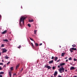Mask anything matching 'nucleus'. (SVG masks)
<instances>
[{"label": "nucleus", "instance_id": "nucleus-34", "mask_svg": "<svg viewBox=\"0 0 77 77\" xmlns=\"http://www.w3.org/2000/svg\"><path fill=\"white\" fill-rule=\"evenodd\" d=\"M67 58H68V57H66L65 58H64V59H67Z\"/></svg>", "mask_w": 77, "mask_h": 77}, {"label": "nucleus", "instance_id": "nucleus-23", "mask_svg": "<svg viewBox=\"0 0 77 77\" xmlns=\"http://www.w3.org/2000/svg\"><path fill=\"white\" fill-rule=\"evenodd\" d=\"M10 63H11V62H9L8 63H7V65H9V64H10Z\"/></svg>", "mask_w": 77, "mask_h": 77}, {"label": "nucleus", "instance_id": "nucleus-42", "mask_svg": "<svg viewBox=\"0 0 77 77\" xmlns=\"http://www.w3.org/2000/svg\"><path fill=\"white\" fill-rule=\"evenodd\" d=\"M58 67L59 68H60V66H58Z\"/></svg>", "mask_w": 77, "mask_h": 77}, {"label": "nucleus", "instance_id": "nucleus-47", "mask_svg": "<svg viewBox=\"0 0 77 77\" xmlns=\"http://www.w3.org/2000/svg\"><path fill=\"white\" fill-rule=\"evenodd\" d=\"M73 77H77V76H74Z\"/></svg>", "mask_w": 77, "mask_h": 77}, {"label": "nucleus", "instance_id": "nucleus-19", "mask_svg": "<svg viewBox=\"0 0 77 77\" xmlns=\"http://www.w3.org/2000/svg\"><path fill=\"white\" fill-rule=\"evenodd\" d=\"M3 41H5V42H8V39L3 40Z\"/></svg>", "mask_w": 77, "mask_h": 77}, {"label": "nucleus", "instance_id": "nucleus-38", "mask_svg": "<svg viewBox=\"0 0 77 77\" xmlns=\"http://www.w3.org/2000/svg\"><path fill=\"white\" fill-rule=\"evenodd\" d=\"M42 45V43H41V44H40L39 45Z\"/></svg>", "mask_w": 77, "mask_h": 77}, {"label": "nucleus", "instance_id": "nucleus-30", "mask_svg": "<svg viewBox=\"0 0 77 77\" xmlns=\"http://www.w3.org/2000/svg\"><path fill=\"white\" fill-rule=\"evenodd\" d=\"M3 65V63H0V65Z\"/></svg>", "mask_w": 77, "mask_h": 77}, {"label": "nucleus", "instance_id": "nucleus-31", "mask_svg": "<svg viewBox=\"0 0 77 77\" xmlns=\"http://www.w3.org/2000/svg\"><path fill=\"white\" fill-rule=\"evenodd\" d=\"M28 26H29V27H30V24H28Z\"/></svg>", "mask_w": 77, "mask_h": 77}, {"label": "nucleus", "instance_id": "nucleus-4", "mask_svg": "<svg viewBox=\"0 0 77 77\" xmlns=\"http://www.w3.org/2000/svg\"><path fill=\"white\" fill-rule=\"evenodd\" d=\"M7 51V50L6 49H2V53H6Z\"/></svg>", "mask_w": 77, "mask_h": 77}, {"label": "nucleus", "instance_id": "nucleus-32", "mask_svg": "<svg viewBox=\"0 0 77 77\" xmlns=\"http://www.w3.org/2000/svg\"><path fill=\"white\" fill-rule=\"evenodd\" d=\"M2 69L3 68L1 66H0V70H2Z\"/></svg>", "mask_w": 77, "mask_h": 77}, {"label": "nucleus", "instance_id": "nucleus-9", "mask_svg": "<svg viewBox=\"0 0 77 77\" xmlns=\"http://www.w3.org/2000/svg\"><path fill=\"white\" fill-rule=\"evenodd\" d=\"M57 59H58V57H55V59H54V60H55V61H57Z\"/></svg>", "mask_w": 77, "mask_h": 77}, {"label": "nucleus", "instance_id": "nucleus-20", "mask_svg": "<svg viewBox=\"0 0 77 77\" xmlns=\"http://www.w3.org/2000/svg\"><path fill=\"white\" fill-rule=\"evenodd\" d=\"M72 46L73 47H76V45H75V44H74L72 45Z\"/></svg>", "mask_w": 77, "mask_h": 77}, {"label": "nucleus", "instance_id": "nucleus-8", "mask_svg": "<svg viewBox=\"0 0 77 77\" xmlns=\"http://www.w3.org/2000/svg\"><path fill=\"white\" fill-rule=\"evenodd\" d=\"M75 69V67L73 66L71 67L70 68V70H72L73 69Z\"/></svg>", "mask_w": 77, "mask_h": 77}, {"label": "nucleus", "instance_id": "nucleus-40", "mask_svg": "<svg viewBox=\"0 0 77 77\" xmlns=\"http://www.w3.org/2000/svg\"><path fill=\"white\" fill-rule=\"evenodd\" d=\"M31 44L32 45V46L33 47V43H31Z\"/></svg>", "mask_w": 77, "mask_h": 77}, {"label": "nucleus", "instance_id": "nucleus-5", "mask_svg": "<svg viewBox=\"0 0 77 77\" xmlns=\"http://www.w3.org/2000/svg\"><path fill=\"white\" fill-rule=\"evenodd\" d=\"M8 72V74L10 75V77H11V73H12V72L11 71V70H9Z\"/></svg>", "mask_w": 77, "mask_h": 77}, {"label": "nucleus", "instance_id": "nucleus-15", "mask_svg": "<svg viewBox=\"0 0 77 77\" xmlns=\"http://www.w3.org/2000/svg\"><path fill=\"white\" fill-rule=\"evenodd\" d=\"M5 58L6 59H9V57H7V56H5Z\"/></svg>", "mask_w": 77, "mask_h": 77}, {"label": "nucleus", "instance_id": "nucleus-13", "mask_svg": "<svg viewBox=\"0 0 77 77\" xmlns=\"http://www.w3.org/2000/svg\"><path fill=\"white\" fill-rule=\"evenodd\" d=\"M36 32H37V30H34V33L35 35H36Z\"/></svg>", "mask_w": 77, "mask_h": 77}, {"label": "nucleus", "instance_id": "nucleus-6", "mask_svg": "<svg viewBox=\"0 0 77 77\" xmlns=\"http://www.w3.org/2000/svg\"><path fill=\"white\" fill-rule=\"evenodd\" d=\"M71 53L73 52V48H70L69 49Z\"/></svg>", "mask_w": 77, "mask_h": 77}, {"label": "nucleus", "instance_id": "nucleus-22", "mask_svg": "<svg viewBox=\"0 0 77 77\" xmlns=\"http://www.w3.org/2000/svg\"><path fill=\"white\" fill-rule=\"evenodd\" d=\"M4 72H0V74H3Z\"/></svg>", "mask_w": 77, "mask_h": 77}, {"label": "nucleus", "instance_id": "nucleus-3", "mask_svg": "<svg viewBox=\"0 0 77 77\" xmlns=\"http://www.w3.org/2000/svg\"><path fill=\"white\" fill-rule=\"evenodd\" d=\"M45 68H48L49 69H51V67L50 66H48L47 65H45Z\"/></svg>", "mask_w": 77, "mask_h": 77}, {"label": "nucleus", "instance_id": "nucleus-45", "mask_svg": "<svg viewBox=\"0 0 77 77\" xmlns=\"http://www.w3.org/2000/svg\"><path fill=\"white\" fill-rule=\"evenodd\" d=\"M1 54H2V53L0 52V56H1Z\"/></svg>", "mask_w": 77, "mask_h": 77}, {"label": "nucleus", "instance_id": "nucleus-33", "mask_svg": "<svg viewBox=\"0 0 77 77\" xmlns=\"http://www.w3.org/2000/svg\"><path fill=\"white\" fill-rule=\"evenodd\" d=\"M60 59H59L57 61V62H60Z\"/></svg>", "mask_w": 77, "mask_h": 77}, {"label": "nucleus", "instance_id": "nucleus-14", "mask_svg": "<svg viewBox=\"0 0 77 77\" xmlns=\"http://www.w3.org/2000/svg\"><path fill=\"white\" fill-rule=\"evenodd\" d=\"M65 54V53H62L61 54V56L63 57Z\"/></svg>", "mask_w": 77, "mask_h": 77}, {"label": "nucleus", "instance_id": "nucleus-25", "mask_svg": "<svg viewBox=\"0 0 77 77\" xmlns=\"http://www.w3.org/2000/svg\"><path fill=\"white\" fill-rule=\"evenodd\" d=\"M69 60H72V57L69 58Z\"/></svg>", "mask_w": 77, "mask_h": 77}, {"label": "nucleus", "instance_id": "nucleus-7", "mask_svg": "<svg viewBox=\"0 0 77 77\" xmlns=\"http://www.w3.org/2000/svg\"><path fill=\"white\" fill-rule=\"evenodd\" d=\"M53 62H54V61L53 60H52L49 61V64H51V63H53Z\"/></svg>", "mask_w": 77, "mask_h": 77}, {"label": "nucleus", "instance_id": "nucleus-18", "mask_svg": "<svg viewBox=\"0 0 77 77\" xmlns=\"http://www.w3.org/2000/svg\"><path fill=\"white\" fill-rule=\"evenodd\" d=\"M29 38L30 40H31V41H33L34 42V43H35V41L33 40V38Z\"/></svg>", "mask_w": 77, "mask_h": 77}, {"label": "nucleus", "instance_id": "nucleus-26", "mask_svg": "<svg viewBox=\"0 0 77 77\" xmlns=\"http://www.w3.org/2000/svg\"><path fill=\"white\" fill-rule=\"evenodd\" d=\"M55 58V57H54L53 56L52 57L51 59H54V58Z\"/></svg>", "mask_w": 77, "mask_h": 77}, {"label": "nucleus", "instance_id": "nucleus-35", "mask_svg": "<svg viewBox=\"0 0 77 77\" xmlns=\"http://www.w3.org/2000/svg\"><path fill=\"white\" fill-rule=\"evenodd\" d=\"M53 69H55V67L54 66H53Z\"/></svg>", "mask_w": 77, "mask_h": 77}, {"label": "nucleus", "instance_id": "nucleus-52", "mask_svg": "<svg viewBox=\"0 0 77 77\" xmlns=\"http://www.w3.org/2000/svg\"><path fill=\"white\" fill-rule=\"evenodd\" d=\"M21 8H22V6L21 7Z\"/></svg>", "mask_w": 77, "mask_h": 77}, {"label": "nucleus", "instance_id": "nucleus-36", "mask_svg": "<svg viewBox=\"0 0 77 77\" xmlns=\"http://www.w3.org/2000/svg\"><path fill=\"white\" fill-rule=\"evenodd\" d=\"M68 61V60H66V62H67Z\"/></svg>", "mask_w": 77, "mask_h": 77}, {"label": "nucleus", "instance_id": "nucleus-28", "mask_svg": "<svg viewBox=\"0 0 77 77\" xmlns=\"http://www.w3.org/2000/svg\"><path fill=\"white\" fill-rule=\"evenodd\" d=\"M5 47V45H4V44H2V47Z\"/></svg>", "mask_w": 77, "mask_h": 77}, {"label": "nucleus", "instance_id": "nucleus-50", "mask_svg": "<svg viewBox=\"0 0 77 77\" xmlns=\"http://www.w3.org/2000/svg\"><path fill=\"white\" fill-rule=\"evenodd\" d=\"M23 69H22V71H23Z\"/></svg>", "mask_w": 77, "mask_h": 77}, {"label": "nucleus", "instance_id": "nucleus-12", "mask_svg": "<svg viewBox=\"0 0 77 77\" xmlns=\"http://www.w3.org/2000/svg\"><path fill=\"white\" fill-rule=\"evenodd\" d=\"M57 74V71H55L54 73V75H56Z\"/></svg>", "mask_w": 77, "mask_h": 77}, {"label": "nucleus", "instance_id": "nucleus-51", "mask_svg": "<svg viewBox=\"0 0 77 77\" xmlns=\"http://www.w3.org/2000/svg\"><path fill=\"white\" fill-rule=\"evenodd\" d=\"M60 48H61V46H60Z\"/></svg>", "mask_w": 77, "mask_h": 77}, {"label": "nucleus", "instance_id": "nucleus-24", "mask_svg": "<svg viewBox=\"0 0 77 77\" xmlns=\"http://www.w3.org/2000/svg\"><path fill=\"white\" fill-rule=\"evenodd\" d=\"M19 67V65H18L17 66H16V69H17V68H18Z\"/></svg>", "mask_w": 77, "mask_h": 77}, {"label": "nucleus", "instance_id": "nucleus-49", "mask_svg": "<svg viewBox=\"0 0 77 77\" xmlns=\"http://www.w3.org/2000/svg\"><path fill=\"white\" fill-rule=\"evenodd\" d=\"M5 67H6V65H4V67H5Z\"/></svg>", "mask_w": 77, "mask_h": 77}, {"label": "nucleus", "instance_id": "nucleus-10", "mask_svg": "<svg viewBox=\"0 0 77 77\" xmlns=\"http://www.w3.org/2000/svg\"><path fill=\"white\" fill-rule=\"evenodd\" d=\"M65 65V63H61L60 64V66H63V65Z\"/></svg>", "mask_w": 77, "mask_h": 77}, {"label": "nucleus", "instance_id": "nucleus-11", "mask_svg": "<svg viewBox=\"0 0 77 77\" xmlns=\"http://www.w3.org/2000/svg\"><path fill=\"white\" fill-rule=\"evenodd\" d=\"M6 32H7V30H5L3 32H2V34H5L6 33Z\"/></svg>", "mask_w": 77, "mask_h": 77}, {"label": "nucleus", "instance_id": "nucleus-1", "mask_svg": "<svg viewBox=\"0 0 77 77\" xmlns=\"http://www.w3.org/2000/svg\"><path fill=\"white\" fill-rule=\"evenodd\" d=\"M27 18L26 16H21V17L20 18V26L21 27V22H22L23 24H24V20L25 19Z\"/></svg>", "mask_w": 77, "mask_h": 77}, {"label": "nucleus", "instance_id": "nucleus-2", "mask_svg": "<svg viewBox=\"0 0 77 77\" xmlns=\"http://www.w3.org/2000/svg\"><path fill=\"white\" fill-rule=\"evenodd\" d=\"M64 69H64L63 67L58 69V70L60 73H62V72H64Z\"/></svg>", "mask_w": 77, "mask_h": 77}, {"label": "nucleus", "instance_id": "nucleus-27", "mask_svg": "<svg viewBox=\"0 0 77 77\" xmlns=\"http://www.w3.org/2000/svg\"><path fill=\"white\" fill-rule=\"evenodd\" d=\"M76 48H73V50H76Z\"/></svg>", "mask_w": 77, "mask_h": 77}, {"label": "nucleus", "instance_id": "nucleus-43", "mask_svg": "<svg viewBox=\"0 0 77 77\" xmlns=\"http://www.w3.org/2000/svg\"><path fill=\"white\" fill-rule=\"evenodd\" d=\"M2 75H0V77H2Z\"/></svg>", "mask_w": 77, "mask_h": 77}, {"label": "nucleus", "instance_id": "nucleus-46", "mask_svg": "<svg viewBox=\"0 0 77 77\" xmlns=\"http://www.w3.org/2000/svg\"><path fill=\"white\" fill-rule=\"evenodd\" d=\"M16 75V73L14 74V75Z\"/></svg>", "mask_w": 77, "mask_h": 77}, {"label": "nucleus", "instance_id": "nucleus-29", "mask_svg": "<svg viewBox=\"0 0 77 77\" xmlns=\"http://www.w3.org/2000/svg\"><path fill=\"white\" fill-rule=\"evenodd\" d=\"M74 61H77V59H75V58H74Z\"/></svg>", "mask_w": 77, "mask_h": 77}, {"label": "nucleus", "instance_id": "nucleus-48", "mask_svg": "<svg viewBox=\"0 0 77 77\" xmlns=\"http://www.w3.org/2000/svg\"><path fill=\"white\" fill-rule=\"evenodd\" d=\"M2 62H4V60H2Z\"/></svg>", "mask_w": 77, "mask_h": 77}, {"label": "nucleus", "instance_id": "nucleus-39", "mask_svg": "<svg viewBox=\"0 0 77 77\" xmlns=\"http://www.w3.org/2000/svg\"><path fill=\"white\" fill-rule=\"evenodd\" d=\"M67 69H65V72H67Z\"/></svg>", "mask_w": 77, "mask_h": 77}, {"label": "nucleus", "instance_id": "nucleus-21", "mask_svg": "<svg viewBox=\"0 0 77 77\" xmlns=\"http://www.w3.org/2000/svg\"><path fill=\"white\" fill-rule=\"evenodd\" d=\"M35 45H36V46H38V44L37 43H35Z\"/></svg>", "mask_w": 77, "mask_h": 77}, {"label": "nucleus", "instance_id": "nucleus-17", "mask_svg": "<svg viewBox=\"0 0 77 77\" xmlns=\"http://www.w3.org/2000/svg\"><path fill=\"white\" fill-rule=\"evenodd\" d=\"M10 69H11V70L12 71V70H14V68L13 67H12L10 68Z\"/></svg>", "mask_w": 77, "mask_h": 77}, {"label": "nucleus", "instance_id": "nucleus-41", "mask_svg": "<svg viewBox=\"0 0 77 77\" xmlns=\"http://www.w3.org/2000/svg\"><path fill=\"white\" fill-rule=\"evenodd\" d=\"M18 48H20V47H18Z\"/></svg>", "mask_w": 77, "mask_h": 77}, {"label": "nucleus", "instance_id": "nucleus-44", "mask_svg": "<svg viewBox=\"0 0 77 77\" xmlns=\"http://www.w3.org/2000/svg\"><path fill=\"white\" fill-rule=\"evenodd\" d=\"M2 17V16L1 15H0V19Z\"/></svg>", "mask_w": 77, "mask_h": 77}, {"label": "nucleus", "instance_id": "nucleus-37", "mask_svg": "<svg viewBox=\"0 0 77 77\" xmlns=\"http://www.w3.org/2000/svg\"><path fill=\"white\" fill-rule=\"evenodd\" d=\"M58 77H62V76H61V75H59L58 76Z\"/></svg>", "mask_w": 77, "mask_h": 77}, {"label": "nucleus", "instance_id": "nucleus-16", "mask_svg": "<svg viewBox=\"0 0 77 77\" xmlns=\"http://www.w3.org/2000/svg\"><path fill=\"white\" fill-rule=\"evenodd\" d=\"M29 22H33V20H29Z\"/></svg>", "mask_w": 77, "mask_h": 77}]
</instances>
